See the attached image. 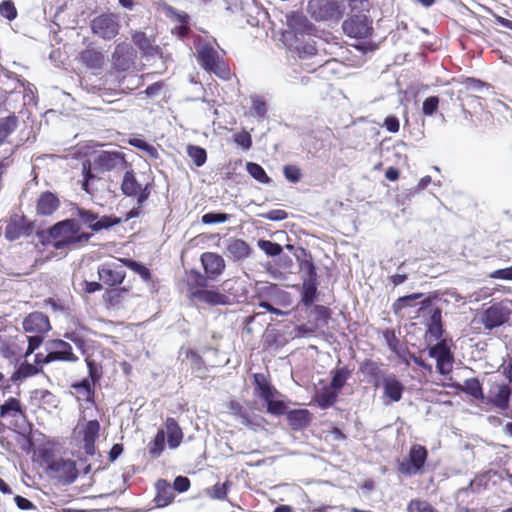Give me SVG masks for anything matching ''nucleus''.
Wrapping results in <instances>:
<instances>
[{
  "label": "nucleus",
  "instance_id": "obj_1",
  "mask_svg": "<svg viewBox=\"0 0 512 512\" xmlns=\"http://www.w3.org/2000/svg\"><path fill=\"white\" fill-rule=\"evenodd\" d=\"M92 165L93 169L99 172L120 171L126 168L127 161L125 159V155L120 151H101L94 157L92 164L89 161L83 162L82 188L87 193H91L89 190L90 182L97 178L92 173Z\"/></svg>",
  "mask_w": 512,
  "mask_h": 512
},
{
  "label": "nucleus",
  "instance_id": "obj_2",
  "mask_svg": "<svg viewBox=\"0 0 512 512\" xmlns=\"http://www.w3.org/2000/svg\"><path fill=\"white\" fill-rule=\"evenodd\" d=\"M253 379L256 394L265 401L267 412L277 416L284 414L285 404L278 399L281 394L270 384L267 377L262 373H256Z\"/></svg>",
  "mask_w": 512,
  "mask_h": 512
},
{
  "label": "nucleus",
  "instance_id": "obj_3",
  "mask_svg": "<svg viewBox=\"0 0 512 512\" xmlns=\"http://www.w3.org/2000/svg\"><path fill=\"white\" fill-rule=\"evenodd\" d=\"M196 53L199 64L207 71L225 78L229 72L213 45L208 42L199 41L196 45Z\"/></svg>",
  "mask_w": 512,
  "mask_h": 512
},
{
  "label": "nucleus",
  "instance_id": "obj_4",
  "mask_svg": "<svg viewBox=\"0 0 512 512\" xmlns=\"http://www.w3.org/2000/svg\"><path fill=\"white\" fill-rule=\"evenodd\" d=\"M307 11L316 21H338L343 15L337 0H310Z\"/></svg>",
  "mask_w": 512,
  "mask_h": 512
},
{
  "label": "nucleus",
  "instance_id": "obj_5",
  "mask_svg": "<svg viewBox=\"0 0 512 512\" xmlns=\"http://www.w3.org/2000/svg\"><path fill=\"white\" fill-rule=\"evenodd\" d=\"M74 213L79 222L89 227L94 232H99L103 229L111 228L120 223V219L112 216L99 217L97 213L82 207H75Z\"/></svg>",
  "mask_w": 512,
  "mask_h": 512
},
{
  "label": "nucleus",
  "instance_id": "obj_6",
  "mask_svg": "<svg viewBox=\"0 0 512 512\" xmlns=\"http://www.w3.org/2000/svg\"><path fill=\"white\" fill-rule=\"evenodd\" d=\"M510 313L511 311L508 307L502 303H495L480 312L476 320L481 323L485 329L492 330L506 323Z\"/></svg>",
  "mask_w": 512,
  "mask_h": 512
},
{
  "label": "nucleus",
  "instance_id": "obj_7",
  "mask_svg": "<svg viewBox=\"0 0 512 512\" xmlns=\"http://www.w3.org/2000/svg\"><path fill=\"white\" fill-rule=\"evenodd\" d=\"M120 23L113 13L101 14L91 21L93 34L104 40H111L119 33Z\"/></svg>",
  "mask_w": 512,
  "mask_h": 512
},
{
  "label": "nucleus",
  "instance_id": "obj_8",
  "mask_svg": "<svg viewBox=\"0 0 512 512\" xmlns=\"http://www.w3.org/2000/svg\"><path fill=\"white\" fill-rule=\"evenodd\" d=\"M48 473L51 478L65 485L73 483L78 476L75 461L64 458L53 460L48 466Z\"/></svg>",
  "mask_w": 512,
  "mask_h": 512
},
{
  "label": "nucleus",
  "instance_id": "obj_9",
  "mask_svg": "<svg viewBox=\"0 0 512 512\" xmlns=\"http://www.w3.org/2000/svg\"><path fill=\"white\" fill-rule=\"evenodd\" d=\"M342 29L351 38L365 39L373 34L372 20L364 14L353 15L344 20Z\"/></svg>",
  "mask_w": 512,
  "mask_h": 512
},
{
  "label": "nucleus",
  "instance_id": "obj_10",
  "mask_svg": "<svg viewBox=\"0 0 512 512\" xmlns=\"http://www.w3.org/2000/svg\"><path fill=\"white\" fill-rule=\"evenodd\" d=\"M121 191L128 197H135L139 206H143L150 196L149 184L142 185L139 183L132 170L125 172L121 183Z\"/></svg>",
  "mask_w": 512,
  "mask_h": 512
},
{
  "label": "nucleus",
  "instance_id": "obj_11",
  "mask_svg": "<svg viewBox=\"0 0 512 512\" xmlns=\"http://www.w3.org/2000/svg\"><path fill=\"white\" fill-rule=\"evenodd\" d=\"M80 231V223L76 219H67L55 224L50 234L55 238L54 247L61 249L66 245H72L74 234Z\"/></svg>",
  "mask_w": 512,
  "mask_h": 512
},
{
  "label": "nucleus",
  "instance_id": "obj_12",
  "mask_svg": "<svg viewBox=\"0 0 512 512\" xmlns=\"http://www.w3.org/2000/svg\"><path fill=\"white\" fill-rule=\"evenodd\" d=\"M299 59L302 61V67L308 72H314L317 68L328 64L321 55L318 54L315 42L308 40L300 43L297 47Z\"/></svg>",
  "mask_w": 512,
  "mask_h": 512
},
{
  "label": "nucleus",
  "instance_id": "obj_13",
  "mask_svg": "<svg viewBox=\"0 0 512 512\" xmlns=\"http://www.w3.org/2000/svg\"><path fill=\"white\" fill-rule=\"evenodd\" d=\"M301 269L306 274L302 283V302L305 306H311L315 301L317 292L316 267L312 261L305 260L301 264Z\"/></svg>",
  "mask_w": 512,
  "mask_h": 512
},
{
  "label": "nucleus",
  "instance_id": "obj_14",
  "mask_svg": "<svg viewBox=\"0 0 512 512\" xmlns=\"http://www.w3.org/2000/svg\"><path fill=\"white\" fill-rule=\"evenodd\" d=\"M428 354L436 360V369L442 375H447L452 371L453 354L445 342L440 341L428 348Z\"/></svg>",
  "mask_w": 512,
  "mask_h": 512
},
{
  "label": "nucleus",
  "instance_id": "obj_15",
  "mask_svg": "<svg viewBox=\"0 0 512 512\" xmlns=\"http://www.w3.org/2000/svg\"><path fill=\"white\" fill-rule=\"evenodd\" d=\"M426 459V448L417 444L413 445L410 449L408 459L400 463L399 471L404 475H415L422 469Z\"/></svg>",
  "mask_w": 512,
  "mask_h": 512
},
{
  "label": "nucleus",
  "instance_id": "obj_16",
  "mask_svg": "<svg viewBox=\"0 0 512 512\" xmlns=\"http://www.w3.org/2000/svg\"><path fill=\"white\" fill-rule=\"evenodd\" d=\"M48 360L76 362L78 357L73 353L72 346L61 339L50 340L46 343Z\"/></svg>",
  "mask_w": 512,
  "mask_h": 512
},
{
  "label": "nucleus",
  "instance_id": "obj_17",
  "mask_svg": "<svg viewBox=\"0 0 512 512\" xmlns=\"http://www.w3.org/2000/svg\"><path fill=\"white\" fill-rule=\"evenodd\" d=\"M98 276L105 285L113 287L123 283L126 272L114 262H105L99 266Z\"/></svg>",
  "mask_w": 512,
  "mask_h": 512
},
{
  "label": "nucleus",
  "instance_id": "obj_18",
  "mask_svg": "<svg viewBox=\"0 0 512 512\" xmlns=\"http://www.w3.org/2000/svg\"><path fill=\"white\" fill-rule=\"evenodd\" d=\"M135 51L128 43H120L112 54V63L116 70L127 71L134 64Z\"/></svg>",
  "mask_w": 512,
  "mask_h": 512
},
{
  "label": "nucleus",
  "instance_id": "obj_19",
  "mask_svg": "<svg viewBox=\"0 0 512 512\" xmlns=\"http://www.w3.org/2000/svg\"><path fill=\"white\" fill-rule=\"evenodd\" d=\"M201 264L205 274L211 280H215L225 270V261L223 257L217 253L205 252L200 257Z\"/></svg>",
  "mask_w": 512,
  "mask_h": 512
},
{
  "label": "nucleus",
  "instance_id": "obj_20",
  "mask_svg": "<svg viewBox=\"0 0 512 512\" xmlns=\"http://www.w3.org/2000/svg\"><path fill=\"white\" fill-rule=\"evenodd\" d=\"M23 328L28 333L44 334L51 329V326L44 313L32 312L23 320Z\"/></svg>",
  "mask_w": 512,
  "mask_h": 512
},
{
  "label": "nucleus",
  "instance_id": "obj_21",
  "mask_svg": "<svg viewBox=\"0 0 512 512\" xmlns=\"http://www.w3.org/2000/svg\"><path fill=\"white\" fill-rule=\"evenodd\" d=\"M383 395L390 402H399L404 392V385L397 379L394 374H388L383 378Z\"/></svg>",
  "mask_w": 512,
  "mask_h": 512
},
{
  "label": "nucleus",
  "instance_id": "obj_22",
  "mask_svg": "<svg viewBox=\"0 0 512 512\" xmlns=\"http://www.w3.org/2000/svg\"><path fill=\"white\" fill-rule=\"evenodd\" d=\"M192 298L211 306L226 305L229 303V298L225 294L218 290L207 288L204 290H195L192 293Z\"/></svg>",
  "mask_w": 512,
  "mask_h": 512
},
{
  "label": "nucleus",
  "instance_id": "obj_23",
  "mask_svg": "<svg viewBox=\"0 0 512 512\" xmlns=\"http://www.w3.org/2000/svg\"><path fill=\"white\" fill-rule=\"evenodd\" d=\"M512 391V384L495 383L490 389L492 403L500 408L506 409L509 404V399Z\"/></svg>",
  "mask_w": 512,
  "mask_h": 512
},
{
  "label": "nucleus",
  "instance_id": "obj_24",
  "mask_svg": "<svg viewBox=\"0 0 512 512\" xmlns=\"http://www.w3.org/2000/svg\"><path fill=\"white\" fill-rule=\"evenodd\" d=\"M287 25L295 33L311 34L315 28L305 15L300 12H292L287 15Z\"/></svg>",
  "mask_w": 512,
  "mask_h": 512
},
{
  "label": "nucleus",
  "instance_id": "obj_25",
  "mask_svg": "<svg viewBox=\"0 0 512 512\" xmlns=\"http://www.w3.org/2000/svg\"><path fill=\"white\" fill-rule=\"evenodd\" d=\"M59 206V200L51 192L42 193L38 200L36 210L39 215L48 216L53 214Z\"/></svg>",
  "mask_w": 512,
  "mask_h": 512
},
{
  "label": "nucleus",
  "instance_id": "obj_26",
  "mask_svg": "<svg viewBox=\"0 0 512 512\" xmlns=\"http://www.w3.org/2000/svg\"><path fill=\"white\" fill-rule=\"evenodd\" d=\"M156 496L155 503L158 507H165L169 505L174 499V491L170 483L164 479H160L155 484Z\"/></svg>",
  "mask_w": 512,
  "mask_h": 512
},
{
  "label": "nucleus",
  "instance_id": "obj_27",
  "mask_svg": "<svg viewBox=\"0 0 512 512\" xmlns=\"http://www.w3.org/2000/svg\"><path fill=\"white\" fill-rule=\"evenodd\" d=\"M118 261L138 274L140 278L152 289L155 288V283L152 279L151 271L144 264L128 258H118Z\"/></svg>",
  "mask_w": 512,
  "mask_h": 512
},
{
  "label": "nucleus",
  "instance_id": "obj_28",
  "mask_svg": "<svg viewBox=\"0 0 512 512\" xmlns=\"http://www.w3.org/2000/svg\"><path fill=\"white\" fill-rule=\"evenodd\" d=\"M360 371L370 379L375 387L382 383L383 378L387 375L379 367L378 363L372 360H365L360 365Z\"/></svg>",
  "mask_w": 512,
  "mask_h": 512
},
{
  "label": "nucleus",
  "instance_id": "obj_29",
  "mask_svg": "<svg viewBox=\"0 0 512 512\" xmlns=\"http://www.w3.org/2000/svg\"><path fill=\"white\" fill-rule=\"evenodd\" d=\"M429 320H428V332L430 337L434 340L441 339L443 335V326H442V310L438 307H434L429 311Z\"/></svg>",
  "mask_w": 512,
  "mask_h": 512
},
{
  "label": "nucleus",
  "instance_id": "obj_30",
  "mask_svg": "<svg viewBox=\"0 0 512 512\" xmlns=\"http://www.w3.org/2000/svg\"><path fill=\"white\" fill-rule=\"evenodd\" d=\"M226 251L233 260L238 261L249 256L250 247L244 240L229 239L227 242Z\"/></svg>",
  "mask_w": 512,
  "mask_h": 512
},
{
  "label": "nucleus",
  "instance_id": "obj_31",
  "mask_svg": "<svg viewBox=\"0 0 512 512\" xmlns=\"http://www.w3.org/2000/svg\"><path fill=\"white\" fill-rule=\"evenodd\" d=\"M165 428L168 437V446L170 449H176L182 442L183 433L178 423L173 418H167Z\"/></svg>",
  "mask_w": 512,
  "mask_h": 512
},
{
  "label": "nucleus",
  "instance_id": "obj_32",
  "mask_svg": "<svg viewBox=\"0 0 512 512\" xmlns=\"http://www.w3.org/2000/svg\"><path fill=\"white\" fill-rule=\"evenodd\" d=\"M338 394L333 388L326 386L316 392L314 400L321 409H327L335 404Z\"/></svg>",
  "mask_w": 512,
  "mask_h": 512
},
{
  "label": "nucleus",
  "instance_id": "obj_33",
  "mask_svg": "<svg viewBox=\"0 0 512 512\" xmlns=\"http://www.w3.org/2000/svg\"><path fill=\"white\" fill-rule=\"evenodd\" d=\"M26 227L23 224V218L19 216H14L10 219L5 228V237L9 241H14L19 239L22 235L26 233Z\"/></svg>",
  "mask_w": 512,
  "mask_h": 512
},
{
  "label": "nucleus",
  "instance_id": "obj_34",
  "mask_svg": "<svg viewBox=\"0 0 512 512\" xmlns=\"http://www.w3.org/2000/svg\"><path fill=\"white\" fill-rule=\"evenodd\" d=\"M134 44L147 56H153L157 53V48L153 45V40L147 37L144 32H135L132 34Z\"/></svg>",
  "mask_w": 512,
  "mask_h": 512
},
{
  "label": "nucleus",
  "instance_id": "obj_35",
  "mask_svg": "<svg viewBox=\"0 0 512 512\" xmlns=\"http://www.w3.org/2000/svg\"><path fill=\"white\" fill-rule=\"evenodd\" d=\"M18 118L14 115H8L0 118V146L6 143L8 137L16 130Z\"/></svg>",
  "mask_w": 512,
  "mask_h": 512
},
{
  "label": "nucleus",
  "instance_id": "obj_36",
  "mask_svg": "<svg viewBox=\"0 0 512 512\" xmlns=\"http://www.w3.org/2000/svg\"><path fill=\"white\" fill-rule=\"evenodd\" d=\"M80 59L89 69H100L104 63V56L93 49H86L81 52Z\"/></svg>",
  "mask_w": 512,
  "mask_h": 512
},
{
  "label": "nucleus",
  "instance_id": "obj_37",
  "mask_svg": "<svg viewBox=\"0 0 512 512\" xmlns=\"http://www.w3.org/2000/svg\"><path fill=\"white\" fill-rule=\"evenodd\" d=\"M17 415H24L23 407L17 398L10 397L0 406V416L16 417Z\"/></svg>",
  "mask_w": 512,
  "mask_h": 512
},
{
  "label": "nucleus",
  "instance_id": "obj_38",
  "mask_svg": "<svg viewBox=\"0 0 512 512\" xmlns=\"http://www.w3.org/2000/svg\"><path fill=\"white\" fill-rule=\"evenodd\" d=\"M287 419L294 429H300L307 426L310 422V413L306 409L289 411Z\"/></svg>",
  "mask_w": 512,
  "mask_h": 512
},
{
  "label": "nucleus",
  "instance_id": "obj_39",
  "mask_svg": "<svg viewBox=\"0 0 512 512\" xmlns=\"http://www.w3.org/2000/svg\"><path fill=\"white\" fill-rule=\"evenodd\" d=\"M331 374L332 379L329 386L339 393L349 379L351 371L347 367H338Z\"/></svg>",
  "mask_w": 512,
  "mask_h": 512
},
{
  "label": "nucleus",
  "instance_id": "obj_40",
  "mask_svg": "<svg viewBox=\"0 0 512 512\" xmlns=\"http://www.w3.org/2000/svg\"><path fill=\"white\" fill-rule=\"evenodd\" d=\"M209 277L206 275H203L199 271L191 270L188 277V286H189V292L190 296L192 297V293L195 290H204L207 288Z\"/></svg>",
  "mask_w": 512,
  "mask_h": 512
},
{
  "label": "nucleus",
  "instance_id": "obj_41",
  "mask_svg": "<svg viewBox=\"0 0 512 512\" xmlns=\"http://www.w3.org/2000/svg\"><path fill=\"white\" fill-rule=\"evenodd\" d=\"M75 390L77 398L82 401H92L94 395L93 384L90 383L89 379H84L81 382L72 385Z\"/></svg>",
  "mask_w": 512,
  "mask_h": 512
},
{
  "label": "nucleus",
  "instance_id": "obj_42",
  "mask_svg": "<svg viewBox=\"0 0 512 512\" xmlns=\"http://www.w3.org/2000/svg\"><path fill=\"white\" fill-rule=\"evenodd\" d=\"M165 447V431L159 429L152 442L148 444V452L152 458H158Z\"/></svg>",
  "mask_w": 512,
  "mask_h": 512
},
{
  "label": "nucleus",
  "instance_id": "obj_43",
  "mask_svg": "<svg viewBox=\"0 0 512 512\" xmlns=\"http://www.w3.org/2000/svg\"><path fill=\"white\" fill-rule=\"evenodd\" d=\"M39 372V369L36 365L24 362L19 365L17 370L12 374L11 381L18 382L27 377H31L36 375Z\"/></svg>",
  "mask_w": 512,
  "mask_h": 512
},
{
  "label": "nucleus",
  "instance_id": "obj_44",
  "mask_svg": "<svg viewBox=\"0 0 512 512\" xmlns=\"http://www.w3.org/2000/svg\"><path fill=\"white\" fill-rule=\"evenodd\" d=\"M187 154L197 167H201L206 163L207 153L206 150L200 146L188 145Z\"/></svg>",
  "mask_w": 512,
  "mask_h": 512
},
{
  "label": "nucleus",
  "instance_id": "obj_45",
  "mask_svg": "<svg viewBox=\"0 0 512 512\" xmlns=\"http://www.w3.org/2000/svg\"><path fill=\"white\" fill-rule=\"evenodd\" d=\"M247 172L253 177L255 180L259 181L263 184H268L271 179L266 174L265 170L257 163L249 162L246 165Z\"/></svg>",
  "mask_w": 512,
  "mask_h": 512
},
{
  "label": "nucleus",
  "instance_id": "obj_46",
  "mask_svg": "<svg viewBox=\"0 0 512 512\" xmlns=\"http://www.w3.org/2000/svg\"><path fill=\"white\" fill-rule=\"evenodd\" d=\"M100 424L97 420H90L83 430V442H95L98 438Z\"/></svg>",
  "mask_w": 512,
  "mask_h": 512
},
{
  "label": "nucleus",
  "instance_id": "obj_47",
  "mask_svg": "<svg viewBox=\"0 0 512 512\" xmlns=\"http://www.w3.org/2000/svg\"><path fill=\"white\" fill-rule=\"evenodd\" d=\"M463 391L476 399L482 398L483 396L482 386L477 378L465 380Z\"/></svg>",
  "mask_w": 512,
  "mask_h": 512
},
{
  "label": "nucleus",
  "instance_id": "obj_48",
  "mask_svg": "<svg viewBox=\"0 0 512 512\" xmlns=\"http://www.w3.org/2000/svg\"><path fill=\"white\" fill-rule=\"evenodd\" d=\"M423 296L422 293H413L410 295H405L402 297H399L393 304V309L395 313H398L402 309L406 307H410L413 305V302L417 299L421 298Z\"/></svg>",
  "mask_w": 512,
  "mask_h": 512
},
{
  "label": "nucleus",
  "instance_id": "obj_49",
  "mask_svg": "<svg viewBox=\"0 0 512 512\" xmlns=\"http://www.w3.org/2000/svg\"><path fill=\"white\" fill-rule=\"evenodd\" d=\"M258 247L267 255V256H277L282 252V246L278 243L269 241V240H259Z\"/></svg>",
  "mask_w": 512,
  "mask_h": 512
},
{
  "label": "nucleus",
  "instance_id": "obj_50",
  "mask_svg": "<svg viewBox=\"0 0 512 512\" xmlns=\"http://www.w3.org/2000/svg\"><path fill=\"white\" fill-rule=\"evenodd\" d=\"M230 483L228 481L215 484L208 492L209 496L216 500H224L227 497Z\"/></svg>",
  "mask_w": 512,
  "mask_h": 512
},
{
  "label": "nucleus",
  "instance_id": "obj_51",
  "mask_svg": "<svg viewBox=\"0 0 512 512\" xmlns=\"http://www.w3.org/2000/svg\"><path fill=\"white\" fill-rule=\"evenodd\" d=\"M165 15L170 19L177 21L181 24H187L189 20V15L184 11H178L172 6L166 5L164 7Z\"/></svg>",
  "mask_w": 512,
  "mask_h": 512
},
{
  "label": "nucleus",
  "instance_id": "obj_52",
  "mask_svg": "<svg viewBox=\"0 0 512 512\" xmlns=\"http://www.w3.org/2000/svg\"><path fill=\"white\" fill-rule=\"evenodd\" d=\"M129 144L142 150V151H145L147 154H149L150 156L156 158L157 155H158V152H157V149L148 144L145 140L143 139H140V138H131L129 140Z\"/></svg>",
  "mask_w": 512,
  "mask_h": 512
},
{
  "label": "nucleus",
  "instance_id": "obj_53",
  "mask_svg": "<svg viewBox=\"0 0 512 512\" xmlns=\"http://www.w3.org/2000/svg\"><path fill=\"white\" fill-rule=\"evenodd\" d=\"M0 14L9 21L17 17V10L11 0H5L0 3Z\"/></svg>",
  "mask_w": 512,
  "mask_h": 512
},
{
  "label": "nucleus",
  "instance_id": "obj_54",
  "mask_svg": "<svg viewBox=\"0 0 512 512\" xmlns=\"http://www.w3.org/2000/svg\"><path fill=\"white\" fill-rule=\"evenodd\" d=\"M229 215L226 213L209 212L202 216L201 221L203 224L211 225L216 223H224L228 221Z\"/></svg>",
  "mask_w": 512,
  "mask_h": 512
},
{
  "label": "nucleus",
  "instance_id": "obj_55",
  "mask_svg": "<svg viewBox=\"0 0 512 512\" xmlns=\"http://www.w3.org/2000/svg\"><path fill=\"white\" fill-rule=\"evenodd\" d=\"M252 100V110L251 113L253 116L263 118L267 113V106L265 101H263L258 96L251 97Z\"/></svg>",
  "mask_w": 512,
  "mask_h": 512
},
{
  "label": "nucleus",
  "instance_id": "obj_56",
  "mask_svg": "<svg viewBox=\"0 0 512 512\" xmlns=\"http://www.w3.org/2000/svg\"><path fill=\"white\" fill-rule=\"evenodd\" d=\"M313 314L315 315L316 324L318 327L325 326L328 323L330 318L329 309L327 307L317 305L313 309Z\"/></svg>",
  "mask_w": 512,
  "mask_h": 512
},
{
  "label": "nucleus",
  "instance_id": "obj_57",
  "mask_svg": "<svg viewBox=\"0 0 512 512\" xmlns=\"http://www.w3.org/2000/svg\"><path fill=\"white\" fill-rule=\"evenodd\" d=\"M439 98L437 96H430L426 98L422 105V112L425 116H432L438 109Z\"/></svg>",
  "mask_w": 512,
  "mask_h": 512
},
{
  "label": "nucleus",
  "instance_id": "obj_58",
  "mask_svg": "<svg viewBox=\"0 0 512 512\" xmlns=\"http://www.w3.org/2000/svg\"><path fill=\"white\" fill-rule=\"evenodd\" d=\"M85 361L89 372L90 383L94 385V383L101 378V370L93 359L87 357Z\"/></svg>",
  "mask_w": 512,
  "mask_h": 512
},
{
  "label": "nucleus",
  "instance_id": "obj_59",
  "mask_svg": "<svg viewBox=\"0 0 512 512\" xmlns=\"http://www.w3.org/2000/svg\"><path fill=\"white\" fill-rule=\"evenodd\" d=\"M259 216L263 219H267L270 221H282L288 217V214L284 210L274 209V210L268 211L266 213H261V214H259Z\"/></svg>",
  "mask_w": 512,
  "mask_h": 512
},
{
  "label": "nucleus",
  "instance_id": "obj_60",
  "mask_svg": "<svg viewBox=\"0 0 512 512\" xmlns=\"http://www.w3.org/2000/svg\"><path fill=\"white\" fill-rule=\"evenodd\" d=\"M284 176L292 183H297L301 178L300 169L293 165H286L283 169Z\"/></svg>",
  "mask_w": 512,
  "mask_h": 512
},
{
  "label": "nucleus",
  "instance_id": "obj_61",
  "mask_svg": "<svg viewBox=\"0 0 512 512\" xmlns=\"http://www.w3.org/2000/svg\"><path fill=\"white\" fill-rule=\"evenodd\" d=\"M43 334H35L33 336L27 337L28 347L25 352V357L32 354L43 342Z\"/></svg>",
  "mask_w": 512,
  "mask_h": 512
},
{
  "label": "nucleus",
  "instance_id": "obj_62",
  "mask_svg": "<svg viewBox=\"0 0 512 512\" xmlns=\"http://www.w3.org/2000/svg\"><path fill=\"white\" fill-rule=\"evenodd\" d=\"M234 141L237 145L241 146L245 150L250 149L252 146L251 135L246 131L236 134Z\"/></svg>",
  "mask_w": 512,
  "mask_h": 512
},
{
  "label": "nucleus",
  "instance_id": "obj_63",
  "mask_svg": "<svg viewBox=\"0 0 512 512\" xmlns=\"http://www.w3.org/2000/svg\"><path fill=\"white\" fill-rule=\"evenodd\" d=\"M318 324H303L297 327V334L302 337H314L318 330Z\"/></svg>",
  "mask_w": 512,
  "mask_h": 512
},
{
  "label": "nucleus",
  "instance_id": "obj_64",
  "mask_svg": "<svg viewBox=\"0 0 512 512\" xmlns=\"http://www.w3.org/2000/svg\"><path fill=\"white\" fill-rule=\"evenodd\" d=\"M190 487V480L185 476H177L173 483V491L176 490L179 493L186 492Z\"/></svg>",
  "mask_w": 512,
  "mask_h": 512
}]
</instances>
